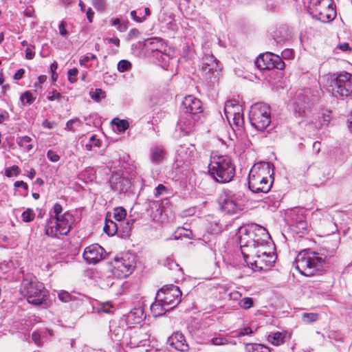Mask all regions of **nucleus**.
Here are the masks:
<instances>
[{
	"label": "nucleus",
	"mask_w": 352,
	"mask_h": 352,
	"mask_svg": "<svg viewBox=\"0 0 352 352\" xmlns=\"http://www.w3.org/2000/svg\"><path fill=\"white\" fill-rule=\"evenodd\" d=\"M239 239L240 248H244L245 253L256 254L255 245H267L271 237L264 227L252 223L239 228Z\"/></svg>",
	"instance_id": "f257e3e1"
},
{
	"label": "nucleus",
	"mask_w": 352,
	"mask_h": 352,
	"mask_svg": "<svg viewBox=\"0 0 352 352\" xmlns=\"http://www.w3.org/2000/svg\"><path fill=\"white\" fill-rule=\"evenodd\" d=\"M273 164L261 162L254 164L248 176V187L253 192H267L273 184Z\"/></svg>",
	"instance_id": "f03ea898"
},
{
	"label": "nucleus",
	"mask_w": 352,
	"mask_h": 352,
	"mask_svg": "<svg viewBox=\"0 0 352 352\" xmlns=\"http://www.w3.org/2000/svg\"><path fill=\"white\" fill-rule=\"evenodd\" d=\"M20 291L28 302L36 306L45 305L48 291L35 276L28 275L22 280Z\"/></svg>",
	"instance_id": "7ed1b4c3"
},
{
	"label": "nucleus",
	"mask_w": 352,
	"mask_h": 352,
	"mask_svg": "<svg viewBox=\"0 0 352 352\" xmlns=\"http://www.w3.org/2000/svg\"><path fill=\"white\" fill-rule=\"evenodd\" d=\"M210 175L219 183H228L235 173V166L228 155H213L208 165Z\"/></svg>",
	"instance_id": "20e7f679"
},
{
	"label": "nucleus",
	"mask_w": 352,
	"mask_h": 352,
	"mask_svg": "<svg viewBox=\"0 0 352 352\" xmlns=\"http://www.w3.org/2000/svg\"><path fill=\"white\" fill-rule=\"evenodd\" d=\"M327 257L309 250L301 251L297 255L295 264L298 272L306 276H311L319 271Z\"/></svg>",
	"instance_id": "39448f33"
},
{
	"label": "nucleus",
	"mask_w": 352,
	"mask_h": 352,
	"mask_svg": "<svg viewBox=\"0 0 352 352\" xmlns=\"http://www.w3.org/2000/svg\"><path fill=\"white\" fill-rule=\"evenodd\" d=\"M325 87L336 97L347 96L352 93V74H332L327 78Z\"/></svg>",
	"instance_id": "423d86ee"
},
{
	"label": "nucleus",
	"mask_w": 352,
	"mask_h": 352,
	"mask_svg": "<svg viewBox=\"0 0 352 352\" xmlns=\"http://www.w3.org/2000/svg\"><path fill=\"white\" fill-rule=\"evenodd\" d=\"M248 198L241 191L234 192L224 191L219 197V205L223 211L228 214H236L243 210Z\"/></svg>",
	"instance_id": "0eeeda50"
},
{
	"label": "nucleus",
	"mask_w": 352,
	"mask_h": 352,
	"mask_svg": "<svg viewBox=\"0 0 352 352\" xmlns=\"http://www.w3.org/2000/svg\"><path fill=\"white\" fill-rule=\"evenodd\" d=\"M249 118L252 126L258 131L265 130L271 123L270 106L262 102L253 104L250 110Z\"/></svg>",
	"instance_id": "6e6552de"
},
{
	"label": "nucleus",
	"mask_w": 352,
	"mask_h": 352,
	"mask_svg": "<svg viewBox=\"0 0 352 352\" xmlns=\"http://www.w3.org/2000/svg\"><path fill=\"white\" fill-rule=\"evenodd\" d=\"M221 67L212 54H206L202 58L201 74L206 80L214 87L219 80Z\"/></svg>",
	"instance_id": "1a4fd4ad"
},
{
	"label": "nucleus",
	"mask_w": 352,
	"mask_h": 352,
	"mask_svg": "<svg viewBox=\"0 0 352 352\" xmlns=\"http://www.w3.org/2000/svg\"><path fill=\"white\" fill-rule=\"evenodd\" d=\"M157 295L159 300L163 302L168 309L172 310L180 303L182 293L177 286L170 285L161 288Z\"/></svg>",
	"instance_id": "9d476101"
},
{
	"label": "nucleus",
	"mask_w": 352,
	"mask_h": 352,
	"mask_svg": "<svg viewBox=\"0 0 352 352\" xmlns=\"http://www.w3.org/2000/svg\"><path fill=\"white\" fill-rule=\"evenodd\" d=\"M67 216H69V214L65 212L59 217H54V223L56 224L54 228L51 225L52 219H50L45 226V234L52 237L57 236V234H67L70 231V225Z\"/></svg>",
	"instance_id": "9b49d317"
},
{
	"label": "nucleus",
	"mask_w": 352,
	"mask_h": 352,
	"mask_svg": "<svg viewBox=\"0 0 352 352\" xmlns=\"http://www.w3.org/2000/svg\"><path fill=\"white\" fill-rule=\"evenodd\" d=\"M317 19L322 23L332 21L336 16V12L329 3V0H311Z\"/></svg>",
	"instance_id": "f8f14e48"
},
{
	"label": "nucleus",
	"mask_w": 352,
	"mask_h": 352,
	"mask_svg": "<svg viewBox=\"0 0 352 352\" xmlns=\"http://www.w3.org/2000/svg\"><path fill=\"white\" fill-rule=\"evenodd\" d=\"M114 267L121 272V276H128L135 267V256L129 253L122 254L120 258L116 259Z\"/></svg>",
	"instance_id": "ddd939ff"
},
{
	"label": "nucleus",
	"mask_w": 352,
	"mask_h": 352,
	"mask_svg": "<svg viewBox=\"0 0 352 352\" xmlns=\"http://www.w3.org/2000/svg\"><path fill=\"white\" fill-rule=\"evenodd\" d=\"M105 251L98 244L87 247L83 252L84 259L89 264H96L104 258Z\"/></svg>",
	"instance_id": "4468645a"
},
{
	"label": "nucleus",
	"mask_w": 352,
	"mask_h": 352,
	"mask_svg": "<svg viewBox=\"0 0 352 352\" xmlns=\"http://www.w3.org/2000/svg\"><path fill=\"white\" fill-rule=\"evenodd\" d=\"M241 111V107L234 100H228L225 104L224 113L226 118L229 120L232 117L233 122L236 126H240L243 123Z\"/></svg>",
	"instance_id": "2eb2a0df"
},
{
	"label": "nucleus",
	"mask_w": 352,
	"mask_h": 352,
	"mask_svg": "<svg viewBox=\"0 0 352 352\" xmlns=\"http://www.w3.org/2000/svg\"><path fill=\"white\" fill-rule=\"evenodd\" d=\"M184 113L195 116L203 111L202 103L196 97L189 95L186 96L182 101Z\"/></svg>",
	"instance_id": "dca6fc26"
},
{
	"label": "nucleus",
	"mask_w": 352,
	"mask_h": 352,
	"mask_svg": "<svg viewBox=\"0 0 352 352\" xmlns=\"http://www.w3.org/2000/svg\"><path fill=\"white\" fill-rule=\"evenodd\" d=\"M292 221L289 223L290 230L300 235L305 234L308 232V223L305 217L302 214H297L295 211L290 214Z\"/></svg>",
	"instance_id": "f3484780"
},
{
	"label": "nucleus",
	"mask_w": 352,
	"mask_h": 352,
	"mask_svg": "<svg viewBox=\"0 0 352 352\" xmlns=\"http://www.w3.org/2000/svg\"><path fill=\"white\" fill-rule=\"evenodd\" d=\"M109 183L111 189L114 191L124 193L131 188L129 179L118 173L111 175Z\"/></svg>",
	"instance_id": "a211bd4d"
},
{
	"label": "nucleus",
	"mask_w": 352,
	"mask_h": 352,
	"mask_svg": "<svg viewBox=\"0 0 352 352\" xmlns=\"http://www.w3.org/2000/svg\"><path fill=\"white\" fill-rule=\"evenodd\" d=\"M195 120V116L184 113L177 122V129H179L184 135L189 134L194 130Z\"/></svg>",
	"instance_id": "6ab92c4d"
},
{
	"label": "nucleus",
	"mask_w": 352,
	"mask_h": 352,
	"mask_svg": "<svg viewBox=\"0 0 352 352\" xmlns=\"http://www.w3.org/2000/svg\"><path fill=\"white\" fill-rule=\"evenodd\" d=\"M167 344L174 349L184 352L188 349L184 336L181 332L173 333L167 340Z\"/></svg>",
	"instance_id": "aec40b11"
},
{
	"label": "nucleus",
	"mask_w": 352,
	"mask_h": 352,
	"mask_svg": "<svg viewBox=\"0 0 352 352\" xmlns=\"http://www.w3.org/2000/svg\"><path fill=\"white\" fill-rule=\"evenodd\" d=\"M274 56L275 54L271 52L260 55L255 61L256 67L261 70H270L274 68V65H273L272 62Z\"/></svg>",
	"instance_id": "412c9836"
},
{
	"label": "nucleus",
	"mask_w": 352,
	"mask_h": 352,
	"mask_svg": "<svg viewBox=\"0 0 352 352\" xmlns=\"http://www.w3.org/2000/svg\"><path fill=\"white\" fill-rule=\"evenodd\" d=\"M178 155L181 157L182 160L190 162L193 160L197 155V150L193 144L188 146H182L177 151Z\"/></svg>",
	"instance_id": "4be33fe9"
},
{
	"label": "nucleus",
	"mask_w": 352,
	"mask_h": 352,
	"mask_svg": "<svg viewBox=\"0 0 352 352\" xmlns=\"http://www.w3.org/2000/svg\"><path fill=\"white\" fill-rule=\"evenodd\" d=\"M268 245L269 244L267 245H263L262 248L258 247V245H255V250L256 252V254H252L250 252L248 254H246L245 253V250H244V248H242L241 249V254H243L245 261L247 263V264H249V262L248 261V259L249 258H252V259H254L256 257L263 256V257H270V258H272L273 256L270 255V253L267 252L266 249Z\"/></svg>",
	"instance_id": "5701e85b"
},
{
	"label": "nucleus",
	"mask_w": 352,
	"mask_h": 352,
	"mask_svg": "<svg viewBox=\"0 0 352 352\" xmlns=\"http://www.w3.org/2000/svg\"><path fill=\"white\" fill-rule=\"evenodd\" d=\"M166 153L162 146H153L150 150V160L156 164L162 163L165 159Z\"/></svg>",
	"instance_id": "b1692460"
},
{
	"label": "nucleus",
	"mask_w": 352,
	"mask_h": 352,
	"mask_svg": "<svg viewBox=\"0 0 352 352\" xmlns=\"http://www.w3.org/2000/svg\"><path fill=\"white\" fill-rule=\"evenodd\" d=\"M273 261L270 257H263L258 256L253 259V262L249 263L252 265V268L254 269V266L258 271H262L271 266Z\"/></svg>",
	"instance_id": "393cba45"
},
{
	"label": "nucleus",
	"mask_w": 352,
	"mask_h": 352,
	"mask_svg": "<svg viewBox=\"0 0 352 352\" xmlns=\"http://www.w3.org/2000/svg\"><path fill=\"white\" fill-rule=\"evenodd\" d=\"M144 313L141 307L130 311L126 316V320L131 324H138L144 318Z\"/></svg>",
	"instance_id": "a878e982"
},
{
	"label": "nucleus",
	"mask_w": 352,
	"mask_h": 352,
	"mask_svg": "<svg viewBox=\"0 0 352 352\" xmlns=\"http://www.w3.org/2000/svg\"><path fill=\"white\" fill-rule=\"evenodd\" d=\"M151 311L155 317L164 315L165 312L170 311L163 302L159 300L157 295H156L155 301L151 305Z\"/></svg>",
	"instance_id": "bb28decb"
},
{
	"label": "nucleus",
	"mask_w": 352,
	"mask_h": 352,
	"mask_svg": "<svg viewBox=\"0 0 352 352\" xmlns=\"http://www.w3.org/2000/svg\"><path fill=\"white\" fill-rule=\"evenodd\" d=\"M151 208L152 210L156 209L155 212H153V218L157 221H164L165 218L163 216L164 207L162 206V202L159 201H152L151 204Z\"/></svg>",
	"instance_id": "cd10ccee"
},
{
	"label": "nucleus",
	"mask_w": 352,
	"mask_h": 352,
	"mask_svg": "<svg viewBox=\"0 0 352 352\" xmlns=\"http://www.w3.org/2000/svg\"><path fill=\"white\" fill-rule=\"evenodd\" d=\"M119 226L120 225L111 220H106L103 230L109 236H113L117 232Z\"/></svg>",
	"instance_id": "c85d7f7f"
},
{
	"label": "nucleus",
	"mask_w": 352,
	"mask_h": 352,
	"mask_svg": "<svg viewBox=\"0 0 352 352\" xmlns=\"http://www.w3.org/2000/svg\"><path fill=\"white\" fill-rule=\"evenodd\" d=\"M245 350L248 352H270V349L261 344L249 343L245 346Z\"/></svg>",
	"instance_id": "c756f323"
},
{
	"label": "nucleus",
	"mask_w": 352,
	"mask_h": 352,
	"mask_svg": "<svg viewBox=\"0 0 352 352\" xmlns=\"http://www.w3.org/2000/svg\"><path fill=\"white\" fill-rule=\"evenodd\" d=\"M285 336L280 332H276L268 336V341L272 343L274 345H279L284 341Z\"/></svg>",
	"instance_id": "7c9ffc66"
},
{
	"label": "nucleus",
	"mask_w": 352,
	"mask_h": 352,
	"mask_svg": "<svg viewBox=\"0 0 352 352\" xmlns=\"http://www.w3.org/2000/svg\"><path fill=\"white\" fill-rule=\"evenodd\" d=\"M35 99H36V98L34 97L32 94L29 91H25L20 97L21 102H22V104L23 105L32 104L34 102V101L35 100Z\"/></svg>",
	"instance_id": "2f4dec72"
},
{
	"label": "nucleus",
	"mask_w": 352,
	"mask_h": 352,
	"mask_svg": "<svg viewBox=\"0 0 352 352\" xmlns=\"http://www.w3.org/2000/svg\"><path fill=\"white\" fill-rule=\"evenodd\" d=\"M126 216V211L122 207H118L114 209L113 217L117 221H122Z\"/></svg>",
	"instance_id": "473e14b6"
},
{
	"label": "nucleus",
	"mask_w": 352,
	"mask_h": 352,
	"mask_svg": "<svg viewBox=\"0 0 352 352\" xmlns=\"http://www.w3.org/2000/svg\"><path fill=\"white\" fill-rule=\"evenodd\" d=\"M148 45L151 46V49L153 51L160 50V48L163 47V42L162 39L157 38H153L147 40Z\"/></svg>",
	"instance_id": "72a5a7b5"
},
{
	"label": "nucleus",
	"mask_w": 352,
	"mask_h": 352,
	"mask_svg": "<svg viewBox=\"0 0 352 352\" xmlns=\"http://www.w3.org/2000/svg\"><path fill=\"white\" fill-rule=\"evenodd\" d=\"M31 140L32 139L30 137L23 136L20 138L17 142L20 146L24 147L27 151H30L32 148V145L30 144Z\"/></svg>",
	"instance_id": "f704fd0d"
},
{
	"label": "nucleus",
	"mask_w": 352,
	"mask_h": 352,
	"mask_svg": "<svg viewBox=\"0 0 352 352\" xmlns=\"http://www.w3.org/2000/svg\"><path fill=\"white\" fill-rule=\"evenodd\" d=\"M164 265L170 270L178 272H181L182 270L179 265L170 258H167L164 261Z\"/></svg>",
	"instance_id": "c9c22d12"
},
{
	"label": "nucleus",
	"mask_w": 352,
	"mask_h": 352,
	"mask_svg": "<svg viewBox=\"0 0 352 352\" xmlns=\"http://www.w3.org/2000/svg\"><path fill=\"white\" fill-rule=\"evenodd\" d=\"M81 124V121L78 118H74L69 120L67 122L65 126V130L74 132L76 126H80Z\"/></svg>",
	"instance_id": "e433bc0d"
},
{
	"label": "nucleus",
	"mask_w": 352,
	"mask_h": 352,
	"mask_svg": "<svg viewBox=\"0 0 352 352\" xmlns=\"http://www.w3.org/2000/svg\"><path fill=\"white\" fill-rule=\"evenodd\" d=\"M210 342H211L212 344L216 346L225 345L230 342L229 340L227 338L223 337L220 335L214 337L210 340Z\"/></svg>",
	"instance_id": "4c0bfd02"
},
{
	"label": "nucleus",
	"mask_w": 352,
	"mask_h": 352,
	"mask_svg": "<svg viewBox=\"0 0 352 352\" xmlns=\"http://www.w3.org/2000/svg\"><path fill=\"white\" fill-rule=\"evenodd\" d=\"M35 213L31 208H27L22 212L21 218L24 222H31L34 220Z\"/></svg>",
	"instance_id": "58836bf2"
},
{
	"label": "nucleus",
	"mask_w": 352,
	"mask_h": 352,
	"mask_svg": "<svg viewBox=\"0 0 352 352\" xmlns=\"http://www.w3.org/2000/svg\"><path fill=\"white\" fill-rule=\"evenodd\" d=\"M91 98L96 102H99L105 97V93L101 89H96L89 93Z\"/></svg>",
	"instance_id": "ea45409f"
},
{
	"label": "nucleus",
	"mask_w": 352,
	"mask_h": 352,
	"mask_svg": "<svg viewBox=\"0 0 352 352\" xmlns=\"http://www.w3.org/2000/svg\"><path fill=\"white\" fill-rule=\"evenodd\" d=\"M318 319V314L316 313H304L302 316V320L305 323H311Z\"/></svg>",
	"instance_id": "a19ab883"
},
{
	"label": "nucleus",
	"mask_w": 352,
	"mask_h": 352,
	"mask_svg": "<svg viewBox=\"0 0 352 352\" xmlns=\"http://www.w3.org/2000/svg\"><path fill=\"white\" fill-rule=\"evenodd\" d=\"M113 123L117 126L119 131H124L129 128V123L124 120L114 119Z\"/></svg>",
	"instance_id": "79ce46f5"
},
{
	"label": "nucleus",
	"mask_w": 352,
	"mask_h": 352,
	"mask_svg": "<svg viewBox=\"0 0 352 352\" xmlns=\"http://www.w3.org/2000/svg\"><path fill=\"white\" fill-rule=\"evenodd\" d=\"M131 67V63L127 60H122L118 64V69L120 72L128 71Z\"/></svg>",
	"instance_id": "37998d69"
},
{
	"label": "nucleus",
	"mask_w": 352,
	"mask_h": 352,
	"mask_svg": "<svg viewBox=\"0 0 352 352\" xmlns=\"http://www.w3.org/2000/svg\"><path fill=\"white\" fill-rule=\"evenodd\" d=\"M253 302L254 301L252 298L246 297L240 300L239 305L244 309H248L253 305Z\"/></svg>",
	"instance_id": "c03bdc74"
},
{
	"label": "nucleus",
	"mask_w": 352,
	"mask_h": 352,
	"mask_svg": "<svg viewBox=\"0 0 352 352\" xmlns=\"http://www.w3.org/2000/svg\"><path fill=\"white\" fill-rule=\"evenodd\" d=\"M78 71L76 68H72L69 69L67 72L68 80L71 83H75L77 81V76Z\"/></svg>",
	"instance_id": "a18cd8bd"
},
{
	"label": "nucleus",
	"mask_w": 352,
	"mask_h": 352,
	"mask_svg": "<svg viewBox=\"0 0 352 352\" xmlns=\"http://www.w3.org/2000/svg\"><path fill=\"white\" fill-rule=\"evenodd\" d=\"M58 298L63 302H68L71 300H72V295L64 290L60 291L58 294Z\"/></svg>",
	"instance_id": "49530a36"
},
{
	"label": "nucleus",
	"mask_w": 352,
	"mask_h": 352,
	"mask_svg": "<svg viewBox=\"0 0 352 352\" xmlns=\"http://www.w3.org/2000/svg\"><path fill=\"white\" fill-rule=\"evenodd\" d=\"M272 62H273V65H274V68H276L278 69H284L285 63L283 62V60L281 59V58L279 56L275 54Z\"/></svg>",
	"instance_id": "de8ad7c7"
},
{
	"label": "nucleus",
	"mask_w": 352,
	"mask_h": 352,
	"mask_svg": "<svg viewBox=\"0 0 352 352\" xmlns=\"http://www.w3.org/2000/svg\"><path fill=\"white\" fill-rule=\"evenodd\" d=\"M32 338L33 342L38 346H41L43 344V337L40 332L34 331L32 334Z\"/></svg>",
	"instance_id": "09e8293b"
},
{
	"label": "nucleus",
	"mask_w": 352,
	"mask_h": 352,
	"mask_svg": "<svg viewBox=\"0 0 352 352\" xmlns=\"http://www.w3.org/2000/svg\"><path fill=\"white\" fill-rule=\"evenodd\" d=\"M93 5L98 11H103L106 7L105 0H93Z\"/></svg>",
	"instance_id": "8fccbe9b"
},
{
	"label": "nucleus",
	"mask_w": 352,
	"mask_h": 352,
	"mask_svg": "<svg viewBox=\"0 0 352 352\" xmlns=\"http://www.w3.org/2000/svg\"><path fill=\"white\" fill-rule=\"evenodd\" d=\"M167 191L168 189L166 187H165L163 184H159L155 188L154 195L155 197H158L159 196L163 195L164 192H166Z\"/></svg>",
	"instance_id": "3c124183"
},
{
	"label": "nucleus",
	"mask_w": 352,
	"mask_h": 352,
	"mask_svg": "<svg viewBox=\"0 0 352 352\" xmlns=\"http://www.w3.org/2000/svg\"><path fill=\"white\" fill-rule=\"evenodd\" d=\"M100 144V140L96 138V135H93L89 139V142L86 144V147L89 149H91L93 145L95 146H99Z\"/></svg>",
	"instance_id": "603ef678"
},
{
	"label": "nucleus",
	"mask_w": 352,
	"mask_h": 352,
	"mask_svg": "<svg viewBox=\"0 0 352 352\" xmlns=\"http://www.w3.org/2000/svg\"><path fill=\"white\" fill-rule=\"evenodd\" d=\"M96 59V56L95 54H91L90 56H83L80 57L79 63L80 65L82 66H85L86 63L89 61L90 60H95Z\"/></svg>",
	"instance_id": "864d4df0"
},
{
	"label": "nucleus",
	"mask_w": 352,
	"mask_h": 352,
	"mask_svg": "<svg viewBox=\"0 0 352 352\" xmlns=\"http://www.w3.org/2000/svg\"><path fill=\"white\" fill-rule=\"evenodd\" d=\"M47 158L53 162H58L60 158L59 156L52 150L47 151Z\"/></svg>",
	"instance_id": "5fc2aeb1"
},
{
	"label": "nucleus",
	"mask_w": 352,
	"mask_h": 352,
	"mask_svg": "<svg viewBox=\"0 0 352 352\" xmlns=\"http://www.w3.org/2000/svg\"><path fill=\"white\" fill-rule=\"evenodd\" d=\"M131 18L136 22L142 23L145 21V16H138V11L133 10L131 12Z\"/></svg>",
	"instance_id": "6e6d98bb"
},
{
	"label": "nucleus",
	"mask_w": 352,
	"mask_h": 352,
	"mask_svg": "<svg viewBox=\"0 0 352 352\" xmlns=\"http://www.w3.org/2000/svg\"><path fill=\"white\" fill-rule=\"evenodd\" d=\"M34 47L28 46L25 50V58L31 60L34 57L35 52H34Z\"/></svg>",
	"instance_id": "4d7b16f0"
},
{
	"label": "nucleus",
	"mask_w": 352,
	"mask_h": 352,
	"mask_svg": "<svg viewBox=\"0 0 352 352\" xmlns=\"http://www.w3.org/2000/svg\"><path fill=\"white\" fill-rule=\"evenodd\" d=\"M53 211L55 214V217H59L61 216L60 214L63 211V207L60 204L56 203L53 206Z\"/></svg>",
	"instance_id": "13d9d810"
},
{
	"label": "nucleus",
	"mask_w": 352,
	"mask_h": 352,
	"mask_svg": "<svg viewBox=\"0 0 352 352\" xmlns=\"http://www.w3.org/2000/svg\"><path fill=\"white\" fill-rule=\"evenodd\" d=\"M134 222H135L134 219L127 220L124 223L125 226H123V232L128 233L131 230Z\"/></svg>",
	"instance_id": "bf43d9fd"
},
{
	"label": "nucleus",
	"mask_w": 352,
	"mask_h": 352,
	"mask_svg": "<svg viewBox=\"0 0 352 352\" xmlns=\"http://www.w3.org/2000/svg\"><path fill=\"white\" fill-rule=\"evenodd\" d=\"M19 167L16 165H13L11 167L7 168L5 170V175L8 177H10L12 176V171H17Z\"/></svg>",
	"instance_id": "052dcab7"
},
{
	"label": "nucleus",
	"mask_w": 352,
	"mask_h": 352,
	"mask_svg": "<svg viewBox=\"0 0 352 352\" xmlns=\"http://www.w3.org/2000/svg\"><path fill=\"white\" fill-rule=\"evenodd\" d=\"M253 333V331L250 327H245L242 329L237 334V337L244 336Z\"/></svg>",
	"instance_id": "680f3d73"
},
{
	"label": "nucleus",
	"mask_w": 352,
	"mask_h": 352,
	"mask_svg": "<svg viewBox=\"0 0 352 352\" xmlns=\"http://www.w3.org/2000/svg\"><path fill=\"white\" fill-rule=\"evenodd\" d=\"M139 34H140V32L138 29H136V28L131 29L130 30V32H129L128 38L129 40L133 39V38L138 37Z\"/></svg>",
	"instance_id": "e2e57ef3"
},
{
	"label": "nucleus",
	"mask_w": 352,
	"mask_h": 352,
	"mask_svg": "<svg viewBox=\"0 0 352 352\" xmlns=\"http://www.w3.org/2000/svg\"><path fill=\"white\" fill-rule=\"evenodd\" d=\"M282 56L284 58H292L294 56V52L290 49H286L282 52Z\"/></svg>",
	"instance_id": "0e129e2a"
},
{
	"label": "nucleus",
	"mask_w": 352,
	"mask_h": 352,
	"mask_svg": "<svg viewBox=\"0 0 352 352\" xmlns=\"http://www.w3.org/2000/svg\"><path fill=\"white\" fill-rule=\"evenodd\" d=\"M111 309H112V306L111 305H109V303H107V304H104L102 305V307L100 308V311L104 313L109 314V313L111 312Z\"/></svg>",
	"instance_id": "69168bd1"
},
{
	"label": "nucleus",
	"mask_w": 352,
	"mask_h": 352,
	"mask_svg": "<svg viewBox=\"0 0 352 352\" xmlns=\"http://www.w3.org/2000/svg\"><path fill=\"white\" fill-rule=\"evenodd\" d=\"M58 30L60 35L66 36L67 34V31L65 29V25L63 21H62L58 25Z\"/></svg>",
	"instance_id": "338daca9"
},
{
	"label": "nucleus",
	"mask_w": 352,
	"mask_h": 352,
	"mask_svg": "<svg viewBox=\"0 0 352 352\" xmlns=\"http://www.w3.org/2000/svg\"><path fill=\"white\" fill-rule=\"evenodd\" d=\"M14 186L16 188L21 187V188H23L25 190H27L28 189V184L26 183L23 182V181H16V182H15Z\"/></svg>",
	"instance_id": "774afa93"
}]
</instances>
